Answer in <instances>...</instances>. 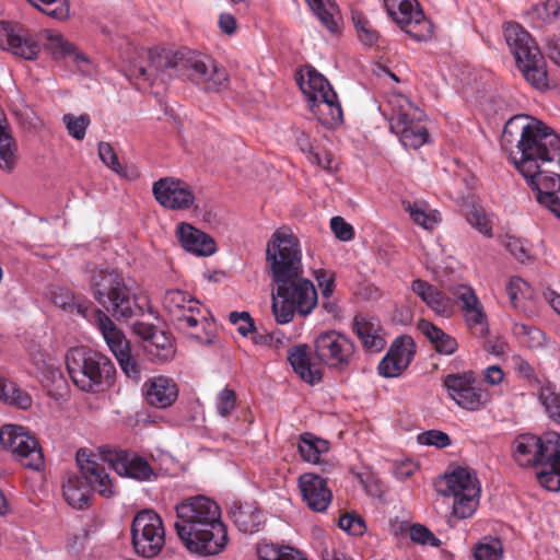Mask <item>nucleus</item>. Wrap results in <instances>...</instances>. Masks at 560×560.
I'll list each match as a JSON object with an SVG mask.
<instances>
[{
  "label": "nucleus",
  "mask_w": 560,
  "mask_h": 560,
  "mask_svg": "<svg viewBox=\"0 0 560 560\" xmlns=\"http://www.w3.org/2000/svg\"><path fill=\"white\" fill-rule=\"evenodd\" d=\"M149 67H130L131 77L154 82L160 79L183 77L206 92H220L228 89L230 80L225 68L210 56L189 49L173 51L170 49H150Z\"/></svg>",
  "instance_id": "obj_1"
},
{
  "label": "nucleus",
  "mask_w": 560,
  "mask_h": 560,
  "mask_svg": "<svg viewBox=\"0 0 560 560\" xmlns=\"http://www.w3.org/2000/svg\"><path fill=\"white\" fill-rule=\"evenodd\" d=\"M175 512L174 528L190 552L214 556L226 547L228 530L215 501L201 494L188 497L175 505Z\"/></svg>",
  "instance_id": "obj_2"
},
{
  "label": "nucleus",
  "mask_w": 560,
  "mask_h": 560,
  "mask_svg": "<svg viewBox=\"0 0 560 560\" xmlns=\"http://www.w3.org/2000/svg\"><path fill=\"white\" fill-rule=\"evenodd\" d=\"M89 283L94 300L114 317L128 319L143 313L132 287L118 270L95 269Z\"/></svg>",
  "instance_id": "obj_3"
},
{
  "label": "nucleus",
  "mask_w": 560,
  "mask_h": 560,
  "mask_svg": "<svg viewBox=\"0 0 560 560\" xmlns=\"http://www.w3.org/2000/svg\"><path fill=\"white\" fill-rule=\"evenodd\" d=\"M66 366L73 384L86 393L112 386L116 375V368L108 357L85 347L70 349L66 354Z\"/></svg>",
  "instance_id": "obj_4"
},
{
  "label": "nucleus",
  "mask_w": 560,
  "mask_h": 560,
  "mask_svg": "<svg viewBox=\"0 0 560 560\" xmlns=\"http://www.w3.org/2000/svg\"><path fill=\"white\" fill-rule=\"evenodd\" d=\"M272 314L278 324L290 323L295 315L306 317L318 304V295L314 283L302 276L285 278L273 282Z\"/></svg>",
  "instance_id": "obj_5"
},
{
  "label": "nucleus",
  "mask_w": 560,
  "mask_h": 560,
  "mask_svg": "<svg viewBox=\"0 0 560 560\" xmlns=\"http://www.w3.org/2000/svg\"><path fill=\"white\" fill-rule=\"evenodd\" d=\"M503 34L525 80L537 90L546 89V61L532 35L515 22L506 23Z\"/></svg>",
  "instance_id": "obj_6"
},
{
  "label": "nucleus",
  "mask_w": 560,
  "mask_h": 560,
  "mask_svg": "<svg viewBox=\"0 0 560 560\" xmlns=\"http://www.w3.org/2000/svg\"><path fill=\"white\" fill-rule=\"evenodd\" d=\"M381 109L389 122L390 130L399 137L405 148L418 149L428 141L429 132L423 121L424 114L405 95L389 96Z\"/></svg>",
  "instance_id": "obj_7"
},
{
  "label": "nucleus",
  "mask_w": 560,
  "mask_h": 560,
  "mask_svg": "<svg viewBox=\"0 0 560 560\" xmlns=\"http://www.w3.org/2000/svg\"><path fill=\"white\" fill-rule=\"evenodd\" d=\"M298 83L307 97L310 109L323 126L336 128L342 122L343 113L337 94L322 73L307 68L306 75L301 74Z\"/></svg>",
  "instance_id": "obj_8"
},
{
  "label": "nucleus",
  "mask_w": 560,
  "mask_h": 560,
  "mask_svg": "<svg viewBox=\"0 0 560 560\" xmlns=\"http://www.w3.org/2000/svg\"><path fill=\"white\" fill-rule=\"evenodd\" d=\"M266 261L272 282L302 276V248L299 238L291 231H276L267 244Z\"/></svg>",
  "instance_id": "obj_9"
},
{
  "label": "nucleus",
  "mask_w": 560,
  "mask_h": 560,
  "mask_svg": "<svg viewBox=\"0 0 560 560\" xmlns=\"http://www.w3.org/2000/svg\"><path fill=\"white\" fill-rule=\"evenodd\" d=\"M438 491L444 497H453V513L459 518H466L477 509L480 483L471 469L456 467L438 483Z\"/></svg>",
  "instance_id": "obj_10"
},
{
  "label": "nucleus",
  "mask_w": 560,
  "mask_h": 560,
  "mask_svg": "<svg viewBox=\"0 0 560 560\" xmlns=\"http://www.w3.org/2000/svg\"><path fill=\"white\" fill-rule=\"evenodd\" d=\"M162 306L177 329L200 339L192 330L206 320V316L197 299L186 291L168 289L164 292Z\"/></svg>",
  "instance_id": "obj_11"
},
{
  "label": "nucleus",
  "mask_w": 560,
  "mask_h": 560,
  "mask_svg": "<svg viewBox=\"0 0 560 560\" xmlns=\"http://www.w3.org/2000/svg\"><path fill=\"white\" fill-rule=\"evenodd\" d=\"M131 538L138 555L144 558L158 556L165 545V529L161 516L152 510L138 512L132 520Z\"/></svg>",
  "instance_id": "obj_12"
},
{
  "label": "nucleus",
  "mask_w": 560,
  "mask_h": 560,
  "mask_svg": "<svg viewBox=\"0 0 560 560\" xmlns=\"http://www.w3.org/2000/svg\"><path fill=\"white\" fill-rule=\"evenodd\" d=\"M355 347L350 338L337 330H326L314 339V353L329 369L346 371L354 357Z\"/></svg>",
  "instance_id": "obj_13"
},
{
  "label": "nucleus",
  "mask_w": 560,
  "mask_h": 560,
  "mask_svg": "<svg viewBox=\"0 0 560 560\" xmlns=\"http://www.w3.org/2000/svg\"><path fill=\"white\" fill-rule=\"evenodd\" d=\"M0 444L12 452L25 467L39 470L44 465V456L37 440L16 424H4L0 429Z\"/></svg>",
  "instance_id": "obj_14"
},
{
  "label": "nucleus",
  "mask_w": 560,
  "mask_h": 560,
  "mask_svg": "<svg viewBox=\"0 0 560 560\" xmlns=\"http://www.w3.org/2000/svg\"><path fill=\"white\" fill-rule=\"evenodd\" d=\"M383 3L388 16L408 35L417 40H423L430 36L431 24L417 0H383Z\"/></svg>",
  "instance_id": "obj_15"
},
{
  "label": "nucleus",
  "mask_w": 560,
  "mask_h": 560,
  "mask_svg": "<svg viewBox=\"0 0 560 560\" xmlns=\"http://www.w3.org/2000/svg\"><path fill=\"white\" fill-rule=\"evenodd\" d=\"M443 385L448 396L463 409L476 411L488 401V393L476 385L474 372L448 374Z\"/></svg>",
  "instance_id": "obj_16"
},
{
  "label": "nucleus",
  "mask_w": 560,
  "mask_h": 560,
  "mask_svg": "<svg viewBox=\"0 0 560 560\" xmlns=\"http://www.w3.org/2000/svg\"><path fill=\"white\" fill-rule=\"evenodd\" d=\"M537 480L549 491L560 490V434H542V447L539 455Z\"/></svg>",
  "instance_id": "obj_17"
},
{
  "label": "nucleus",
  "mask_w": 560,
  "mask_h": 560,
  "mask_svg": "<svg viewBox=\"0 0 560 560\" xmlns=\"http://www.w3.org/2000/svg\"><path fill=\"white\" fill-rule=\"evenodd\" d=\"M152 192L162 207L171 210L188 209L195 201L190 186L174 177H164L154 182Z\"/></svg>",
  "instance_id": "obj_18"
},
{
  "label": "nucleus",
  "mask_w": 560,
  "mask_h": 560,
  "mask_svg": "<svg viewBox=\"0 0 560 560\" xmlns=\"http://www.w3.org/2000/svg\"><path fill=\"white\" fill-rule=\"evenodd\" d=\"M106 460L110 467L121 477L137 481H150L156 477L153 467L148 460L135 452L115 450L108 452Z\"/></svg>",
  "instance_id": "obj_19"
},
{
  "label": "nucleus",
  "mask_w": 560,
  "mask_h": 560,
  "mask_svg": "<svg viewBox=\"0 0 560 560\" xmlns=\"http://www.w3.org/2000/svg\"><path fill=\"white\" fill-rule=\"evenodd\" d=\"M0 48L26 60L37 58L40 46L35 37L20 26L0 21Z\"/></svg>",
  "instance_id": "obj_20"
},
{
  "label": "nucleus",
  "mask_w": 560,
  "mask_h": 560,
  "mask_svg": "<svg viewBox=\"0 0 560 560\" xmlns=\"http://www.w3.org/2000/svg\"><path fill=\"white\" fill-rule=\"evenodd\" d=\"M77 462L80 467L79 475L84 483L89 486V490L98 492L105 498L114 495V485L105 467L90 458L85 450H79L77 453Z\"/></svg>",
  "instance_id": "obj_21"
},
{
  "label": "nucleus",
  "mask_w": 560,
  "mask_h": 560,
  "mask_svg": "<svg viewBox=\"0 0 560 560\" xmlns=\"http://www.w3.org/2000/svg\"><path fill=\"white\" fill-rule=\"evenodd\" d=\"M299 487L303 501L315 512H324L332 499V492L326 480L314 474H303L299 478Z\"/></svg>",
  "instance_id": "obj_22"
},
{
  "label": "nucleus",
  "mask_w": 560,
  "mask_h": 560,
  "mask_svg": "<svg viewBox=\"0 0 560 560\" xmlns=\"http://www.w3.org/2000/svg\"><path fill=\"white\" fill-rule=\"evenodd\" d=\"M527 184L535 192L538 203L560 218V175L545 173L527 180Z\"/></svg>",
  "instance_id": "obj_23"
},
{
  "label": "nucleus",
  "mask_w": 560,
  "mask_h": 560,
  "mask_svg": "<svg viewBox=\"0 0 560 560\" xmlns=\"http://www.w3.org/2000/svg\"><path fill=\"white\" fill-rule=\"evenodd\" d=\"M143 392L149 405L162 409L172 406L178 397L177 384L166 376L150 378L144 383Z\"/></svg>",
  "instance_id": "obj_24"
},
{
  "label": "nucleus",
  "mask_w": 560,
  "mask_h": 560,
  "mask_svg": "<svg viewBox=\"0 0 560 560\" xmlns=\"http://www.w3.org/2000/svg\"><path fill=\"white\" fill-rule=\"evenodd\" d=\"M541 447L542 435L520 434L512 443V455L518 466L538 468Z\"/></svg>",
  "instance_id": "obj_25"
},
{
  "label": "nucleus",
  "mask_w": 560,
  "mask_h": 560,
  "mask_svg": "<svg viewBox=\"0 0 560 560\" xmlns=\"http://www.w3.org/2000/svg\"><path fill=\"white\" fill-rule=\"evenodd\" d=\"M352 330L365 351L378 353L384 349L386 341L381 335V325L377 320L357 315L353 318Z\"/></svg>",
  "instance_id": "obj_26"
},
{
  "label": "nucleus",
  "mask_w": 560,
  "mask_h": 560,
  "mask_svg": "<svg viewBox=\"0 0 560 560\" xmlns=\"http://www.w3.org/2000/svg\"><path fill=\"white\" fill-rule=\"evenodd\" d=\"M411 290L436 314L443 317H451L453 315L454 304L452 299L428 281L421 279L413 280Z\"/></svg>",
  "instance_id": "obj_27"
},
{
  "label": "nucleus",
  "mask_w": 560,
  "mask_h": 560,
  "mask_svg": "<svg viewBox=\"0 0 560 560\" xmlns=\"http://www.w3.org/2000/svg\"><path fill=\"white\" fill-rule=\"evenodd\" d=\"M177 234L182 246L198 256H209L215 252L214 241L202 231L188 223H180Z\"/></svg>",
  "instance_id": "obj_28"
},
{
  "label": "nucleus",
  "mask_w": 560,
  "mask_h": 560,
  "mask_svg": "<svg viewBox=\"0 0 560 560\" xmlns=\"http://www.w3.org/2000/svg\"><path fill=\"white\" fill-rule=\"evenodd\" d=\"M288 361L294 372L299 374L304 382L314 385L322 381V371L316 364L311 362L305 345L290 348L288 351Z\"/></svg>",
  "instance_id": "obj_29"
},
{
  "label": "nucleus",
  "mask_w": 560,
  "mask_h": 560,
  "mask_svg": "<svg viewBox=\"0 0 560 560\" xmlns=\"http://www.w3.org/2000/svg\"><path fill=\"white\" fill-rule=\"evenodd\" d=\"M235 526L243 533H254L261 524V512L254 503L233 502L230 509Z\"/></svg>",
  "instance_id": "obj_30"
},
{
  "label": "nucleus",
  "mask_w": 560,
  "mask_h": 560,
  "mask_svg": "<svg viewBox=\"0 0 560 560\" xmlns=\"http://www.w3.org/2000/svg\"><path fill=\"white\" fill-rule=\"evenodd\" d=\"M91 316L96 322L98 329L114 355L118 353L119 350H128L129 342L126 340L124 334L103 311L94 308L90 317Z\"/></svg>",
  "instance_id": "obj_31"
},
{
  "label": "nucleus",
  "mask_w": 560,
  "mask_h": 560,
  "mask_svg": "<svg viewBox=\"0 0 560 560\" xmlns=\"http://www.w3.org/2000/svg\"><path fill=\"white\" fill-rule=\"evenodd\" d=\"M417 328L429 339L439 353L450 355L457 350V340L433 323L427 319H420L417 324Z\"/></svg>",
  "instance_id": "obj_32"
},
{
  "label": "nucleus",
  "mask_w": 560,
  "mask_h": 560,
  "mask_svg": "<svg viewBox=\"0 0 560 560\" xmlns=\"http://www.w3.org/2000/svg\"><path fill=\"white\" fill-rule=\"evenodd\" d=\"M89 486L84 483L79 475L69 476L63 485V497L69 505L82 510L89 505L90 501Z\"/></svg>",
  "instance_id": "obj_33"
},
{
  "label": "nucleus",
  "mask_w": 560,
  "mask_h": 560,
  "mask_svg": "<svg viewBox=\"0 0 560 560\" xmlns=\"http://www.w3.org/2000/svg\"><path fill=\"white\" fill-rule=\"evenodd\" d=\"M402 208L416 224L425 230H433L442 220L440 212L430 209L424 202L402 201Z\"/></svg>",
  "instance_id": "obj_34"
},
{
  "label": "nucleus",
  "mask_w": 560,
  "mask_h": 560,
  "mask_svg": "<svg viewBox=\"0 0 560 560\" xmlns=\"http://www.w3.org/2000/svg\"><path fill=\"white\" fill-rule=\"evenodd\" d=\"M54 303L70 313H77L78 315L90 318L92 311L94 310L92 303L83 296L74 295L70 292L55 294Z\"/></svg>",
  "instance_id": "obj_35"
},
{
  "label": "nucleus",
  "mask_w": 560,
  "mask_h": 560,
  "mask_svg": "<svg viewBox=\"0 0 560 560\" xmlns=\"http://www.w3.org/2000/svg\"><path fill=\"white\" fill-rule=\"evenodd\" d=\"M329 443L323 439L316 438L310 433L301 435L299 442V452L301 457L308 463L316 464L323 453L328 452Z\"/></svg>",
  "instance_id": "obj_36"
},
{
  "label": "nucleus",
  "mask_w": 560,
  "mask_h": 560,
  "mask_svg": "<svg viewBox=\"0 0 560 560\" xmlns=\"http://www.w3.org/2000/svg\"><path fill=\"white\" fill-rule=\"evenodd\" d=\"M16 145L7 130V121L0 120V168L11 172L15 166Z\"/></svg>",
  "instance_id": "obj_37"
},
{
  "label": "nucleus",
  "mask_w": 560,
  "mask_h": 560,
  "mask_svg": "<svg viewBox=\"0 0 560 560\" xmlns=\"http://www.w3.org/2000/svg\"><path fill=\"white\" fill-rule=\"evenodd\" d=\"M503 557V544L497 537H483L474 547L475 560H501Z\"/></svg>",
  "instance_id": "obj_38"
},
{
  "label": "nucleus",
  "mask_w": 560,
  "mask_h": 560,
  "mask_svg": "<svg viewBox=\"0 0 560 560\" xmlns=\"http://www.w3.org/2000/svg\"><path fill=\"white\" fill-rule=\"evenodd\" d=\"M455 301L460 305L463 315L483 308L475 290L469 285L459 284L452 289Z\"/></svg>",
  "instance_id": "obj_39"
},
{
  "label": "nucleus",
  "mask_w": 560,
  "mask_h": 560,
  "mask_svg": "<svg viewBox=\"0 0 560 560\" xmlns=\"http://www.w3.org/2000/svg\"><path fill=\"white\" fill-rule=\"evenodd\" d=\"M145 348L161 361H168L175 352L170 336L160 329L153 335V339L148 342Z\"/></svg>",
  "instance_id": "obj_40"
},
{
  "label": "nucleus",
  "mask_w": 560,
  "mask_h": 560,
  "mask_svg": "<svg viewBox=\"0 0 560 560\" xmlns=\"http://www.w3.org/2000/svg\"><path fill=\"white\" fill-rule=\"evenodd\" d=\"M467 222L487 237L492 236V219L481 207L472 206L466 212Z\"/></svg>",
  "instance_id": "obj_41"
},
{
  "label": "nucleus",
  "mask_w": 560,
  "mask_h": 560,
  "mask_svg": "<svg viewBox=\"0 0 560 560\" xmlns=\"http://www.w3.org/2000/svg\"><path fill=\"white\" fill-rule=\"evenodd\" d=\"M413 347L415 343L411 337L401 336L396 338L387 353L408 368L415 354Z\"/></svg>",
  "instance_id": "obj_42"
},
{
  "label": "nucleus",
  "mask_w": 560,
  "mask_h": 560,
  "mask_svg": "<svg viewBox=\"0 0 560 560\" xmlns=\"http://www.w3.org/2000/svg\"><path fill=\"white\" fill-rule=\"evenodd\" d=\"M27 2L54 19H66L69 13L68 0H27Z\"/></svg>",
  "instance_id": "obj_43"
},
{
  "label": "nucleus",
  "mask_w": 560,
  "mask_h": 560,
  "mask_svg": "<svg viewBox=\"0 0 560 560\" xmlns=\"http://www.w3.org/2000/svg\"><path fill=\"white\" fill-rule=\"evenodd\" d=\"M252 340L255 345L268 347L277 352L287 347L290 342V339L287 338L280 329L264 334L255 332Z\"/></svg>",
  "instance_id": "obj_44"
},
{
  "label": "nucleus",
  "mask_w": 560,
  "mask_h": 560,
  "mask_svg": "<svg viewBox=\"0 0 560 560\" xmlns=\"http://www.w3.org/2000/svg\"><path fill=\"white\" fill-rule=\"evenodd\" d=\"M539 399L552 419L560 421V394H557L551 384L540 387Z\"/></svg>",
  "instance_id": "obj_45"
},
{
  "label": "nucleus",
  "mask_w": 560,
  "mask_h": 560,
  "mask_svg": "<svg viewBox=\"0 0 560 560\" xmlns=\"http://www.w3.org/2000/svg\"><path fill=\"white\" fill-rule=\"evenodd\" d=\"M62 121L65 122L71 137L77 140H82L85 137V132L91 122V119L88 114H82L78 117L72 114H65Z\"/></svg>",
  "instance_id": "obj_46"
},
{
  "label": "nucleus",
  "mask_w": 560,
  "mask_h": 560,
  "mask_svg": "<svg viewBox=\"0 0 560 560\" xmlns=\"http://www.w3.org/2000/svg\"><path fill=\"white\" fill-rule=\"evenodd\" d=\"M471 335L478 338L485 337L489 331L487 315L483 308L464 315Z\"/></svg>",
  "instance_id": "obj_47"
},
{
  "label": "nucleus",
  "mask_w": 560,
  "mask_h": 560,
  "mask_svg": "<svg viewBox=\"0 0 560 560\" xmlns=\"http://www.w3.org/2000/svg\"><path fill=\"white\" fill-rule=\"evenodd\" d=\"M533 14L536 15L541 23H552L560 19V0H546L533 8Z\"/></svg>",
  "instance_id": "obj_48"
},
{
  "label": "nucleus",
  "mask_w": 560,
  "mask_h": 560,
  "mask_svg": "<svg viewBox=\"0 0 560 560\" xmlns=\"http://www.w3.org/2000/svg\"><path fill=\"white\" fill-rule=\"evenodd\" d=\"M115 358L127 377L133 381H138L140 378V365L131 355L130 347L128 350H119L118 353L115 354Z\"/></svg>",
  "instance_id": "obj_49"
},
{
  "label": "nucleus",
  "mask_w": 560,
  "mask_h": 560,
  "mask_svg": "<svg viewBox=\"0 0 560 560\" xmlns=\"http://www.w3.org/2000/svg\"><path fill=\"white\" fill-rule=\"evenodd\" d=\"M260 560H306L301 552L291 547L267 548L259 551Z\"/></svg>",
  "instance_id": "obj_50"
},
{
  "label": "nucleus",
  "mask_w": 560,
  "mask_h": 560,
  "mask_svg": "<svg viewBox=\"0 0 560 560\" xmlns=\"http://www.w3.org/2000/svg\"><path fill=\"white\" fill-rule=\"evenodd\" d=\"M236 399H237V396L233 389H231L229 387L223 388L218 394L217 399H215V407H217L218 413L221 417L230 416L236 407Z\"/></svg>",
  "instance_id": "obj_51"
},
{
  "label": "nucleus",
  "mask_w": 560,
  "mask_h": 560,
  "mask_svg": "<svg viewBox=\"0 0 560 560\" xmlns=\"http://www.w3.org/2000/svg\"><path fill=\"white\" fill-rule=\"evenodd\" d=\"M359 38L364 45L372 46L378 40V33L373 28L371 23L363 16L353 18Z\"/></svg>",
  "instance_id": "obj_52"
},
{
  "label": "nucleus",
  "mask_w": 560,
  "mask_h": 560,
  "mask_svg": "<svg viewBox=\"0 0 560 560\" xmlns=\"http://www.w3.org/2000/svg\"><path fill=\"white\" fill-rule=\"evenodd\" d=\"M513 330L514 334L521 338L528 337V340L523 339V342H526L530 348L538 347L542 343L544 332L536 327L525 324H515Z\"/></svg>",
  "instance_id": "obj_53"
},
{
  "label": "nucleus",
  "mask_w": 560,
  "mask_h": 560,
  "mask_svg": "<svg viewBox=\"0 0 560 560\" xmlns=\"http://www.w3.org/2000/svg\"><path fill=\"white\" fill-rule=\"evenodd\" d=\"M338 526L354 536L362 535L365 530V523L362 517L357 514L346 513L339 517Z\"/></svg>",
  "instance_id": "obj_54"
},
{
  "label": "nucleus",
  "mask_w": 560,
  "mask_h": 560,
  "mask_svg": "<svg viewBox=\"0 0 560 560\" xmlns=\"http://www.w3.org/2000/svg\"><path fill=\"white\" fill-rule=\"evenodd\" d=\"M231 324L236 326L237 331L246 337L249 334L256 332V327L253 318L247 312H232L229 316Z\"/></svg>",
  "instance_id": "obj_55"
},
{
  "label": "nucleus",
  "mask_w": 560,
  "mask_h": 560,
  "mask_svg": "<svg viewBox=\"0 0 560 560\" xmlns=\"http://www.w3.org/2000/svg\"><path fill=\"white\" fill-rule=\"evenodd\" d=\"M7 397L4 402L10 404L12 406H16L21 409H27L32 404L31 396L20 387H18L14 383L10 382L8 386Z\"/></svg>",
  "instance_id": "obj_56"
},
{
  "label": "nucleus",
  "mask_w": 560,
  "mask_h": 560,
  "mask_svg": "<svg viewBox=\"0 0 560 560\" xmlns=\"http://www.w3.org/2000/svg\"><path fill=\"white\" fill-rule=\"evenodd\" d=\"M410 538L412 541L429 545L433 547H439L441 545V540L434 536V534L421 524H415L410 527Z\"/></svg>",
  "instance_id": "obj_57"
},
{
  "label": "nucleus",
  "mask_w": 560,
  "mask_h": 560,
  "mask_svg": "<svg viewBox=\"0 0 560 560\" xmlns=\"http://www.w3.org/2000/svg\"><path fill=\"white\" fill-rule=\"evenodd\" d=\"M47 49L56 59H66L72 47V44L66 40L61 35H49Z\"/></svg>",
  "instance_id": "obj_58"
},
{
  "label": "nucleus",
  "mask_w": 560,
  "mask_h": 560,
  "mask_svg": "<svg viewBox=\"0 0 560 560\" xmlns=\"http://www.w3.org/2000/svg\"><path fill=\"white\" fill-rule=\"evenodd\" d=\"M407 368L387 353L380 362L377 370L384 377L399 376Z\"/></svg>",
  "instance_id": "obj_59"
},
{
  "label": "nucleus",
  "mask_w": 560,
  "mask_h": 560,
  "mask_svg": "<svg viewBox=\"0 0 560 560\" xmlns=\"http://www.w3.org/2000/svg\"><path fill=\"white\" fill-rule=\"evenodd\" d=\"M528 291V284L520 277H512L505 287L511 304L516 307L521 296Z\"/></svg>",
  "instance_id": "obj_60"
},
{
  "label": "nucleus",
  "mask_w": 560,
  "mask_h": 560,
  "mask_svg": "<svg viewBox=\"0 0 560 560\" xmlns=\"http://www.w3.org/2000/svg\"><path fill=\"white\" fill-rule=\"evenodd\" d=\"M418 441L423 445H433L439 448H444L451 445L448 434L439 430H430L418 435Z\"/></svg>",
  "instance_id": "obj_61"
},
{
  "label": "nucleus",
  "mask_w": 560,
  "mask_h": 560,
  "mask_svg": "<svg viewBox=\"0 0 560 560\" xmlns=\"http://www.w3.org/2000/svg\"><path fill=\"white\" fill-rule=\"evenodd\" d=\"M98 155L102 162L105 165H107L110 170H113L116 173L121 172V166L118 161V156L109 143L101 142L98 144Z\"/></svg>",
  "instance_id": "obj_62"
},
{
  "label": "nucleus",
  "mask_w": 560,
  "mask_h": 560,
  "mask_svg": "<svg viewBox=\"0 0 560 560\" xmlns=\"http://www.w3.org/2000/svg\"><path fill=\"white\" fill-rule=\"evenodd\" d=\"M330 228L336 237L340 241L347 242L353 238L354 230L351 224L345 221L341 217H334L330 220Z\"/></svg>",
  "instance_id": "obj_63"
},
{
  "label": "nucleus",
  "mask_w": 560,
  "mask_h": 560,
  "mask_svg": "<svg viewBox=\"0 0 560 560\" xmlns=\"http://www.w3.org/2000/svg\"><path fill=\"white\" fill-rule=\"evenodd\" d=\"M316 279L322 290L323 299H330L335 290L334 276L328 273L326 270H319L316 273Z\"/></svg>",
  "instance_id": "obj_64"
}]
</instances>
